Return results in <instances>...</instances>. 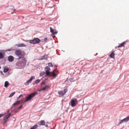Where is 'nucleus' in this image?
Segmentation results:
<instances>
[{
  "label": "nucleus",
  "instance_id": "nucleus-22",
  "mask_svg": "<svg viewBox=\"0 0 129 129\" xmlns=\"http://www.w3.org/2000/svg\"><path fill=\"white\" fill-rule=\"evenodd\" d=\"M40 80L39 79H37L34 82V84H35L37 83L40 82Z\"/></svg>",
  "mask_w": 129,
  "mask_h": 129
},
{
  "label": "nucleus",
  "instance_id": "nucleus-12",
  "mask_svg": "<svg viewBox=\"0 0 129 129\" xmlns=\"http://www.w3.org/2000/svg\"><path fill=\"white\" fill-rule=\"evenodd\" d=\"M38 124L41 125H44L45 124V122L44 120H42L41 121H40L38 123Z\"/></svg>",
  "mask_w": 129,
  "mask_h": 129
},
{
  "label": "nucleus",
  "instance_id": "nucleus-21",
  "mask_svg": "<svg viewBox=\"0 0 129 129\" xmlns=\"http://www.w3.org/2000/svg\"><path fill=\"white\" fill-rule=\"evenodd\" d=\"M38 126L37 124H35L31 128L33 129H36Z\"/></svg>",
  "mask_w": 129,
  "mask_h": 129
},
{
  "label": "nucleus",
  "instance_id": "nucleus-11",
  "mask_svg": "<svg viewBox=\"0 0 129 129\" xmlns=\"http://www.w3.org/2000/svg\"><path fill=\"white\" fill-rule=\"evenodd\" d=\"M8 60L9 62H13L14 60V58L12 56H10L8 57Z\"/></svg>",
  "mask_w": 129,
  "mask_h": 129
},
{
  "label": "nucleus",
  "instance_id": "nucleus-5",
  "mask_svg": "<svg viewBox=\"0 0 129 129\" xmlns=\"http://www.w3.org/2000/svg\"><path fill=\"white\" fill-rule=\"evenodd\" d=\"M71 106L72 107H74L78 103V101L76 99H72L71 101Z\"/></svg>",
  "mask_w": 129,
  "mask_h": 129
},
{
  "label": "nucleus",
  "instance_id": "nucleus-4",
  "mask_svg": "<svg viewBox=\"0 0 129 129\" xmlns=\"http://www.w3.org/2000/svg\"><path fill=\"white\" fill-rule=\"evenodd\" d=\"M40 41V40L38 38H35L33 40H29V43L31 44H34L39 43Z\"/></svg>",
  "mask_w": 129,
  "mask_h": 129
},
{
  "label": "nucleus",
  "instance_id": "nucleus-32",
  "mask_svg": "<svg viewBox=\"0 0 129 129\" xmlns=\"http://www.w3.org/2000/svg\"><path fill=\"white\" fill-rule=\"evenodd\" d=\"M44 82H43L42 83V84H44Z\"/></svg>",
  "mask_w": 129,
  "mask_h": 129
},
{
  "label": "nucleus",
  "instance_id": "nucleus-14",
  "mask_svg": "<svg viewBox=\"0 0 129 129\" xmlns=\"http://www.w3.org/2000/svg\"><path fill=\"white\" fill-rule=\"evenodd\" d=\"M114 51L112 52L111 53L110 55L109 56L111 58H114L115 54L114 53Z\"/></svg>",
  "mask_w": 129,
  "mask_h": 129
},
{
  "label": "nucleus",
  "instance_id": "nucleus-3",
  "mask_svg": "<svg viewBox=\"0 0 129 129\" xmlns=\"http://www.w3.org/2000/svg\"><path fill=\"white\" fill-rule=\"evenodd\" d=\"M15 54L17 56H18L19 58H22L24 55V52L20 50H16L15 51Z\"/></svg>",
  "mask_w": 129,
  "mask_h": 129
},
{
  "label": "nucleus",
  "instance_id": "nucleus-26",
  "mask_svg": "<svg viewBox=\"0 0 129 129\" xmlns=\"http://www.w3.org/2000/svg\"><path fill=\"white\" fill-rule=\"evenodd\" d=\"M22 61L24 63H25L27 61L24 58H23L22 59Z\"/></svg>",
  "mask_w": 129,
  "mask_h": 129
},
{
  "label": "nucleus",
  "instance_id": "nucleus-23",
  "mask_svg": "<svg viewBox=\"0 0 129 129\" xmlns=\"http://www.w3.org/2000/svg\"><path fill=\"white\" fill-rule=\"evenodd\" d=\"M4 57V56L2 53L0 52V59H2Z\"/></svg>",
  "mask_w": 129,
  "mask_h": 129
},
{
  "label": "nucleus",
  "instance_id": "nucleus-13",
  "mask_svg": "<svg viewBox=\"0 0 129 129\" xmlns=\"http://www.w3.org/2000/svg\"><path fill=\"white\" fill-rule=\"evenodd\" d=\"M16 46L18 47H25L26 45L24 44L21 43L16 45Z\"/></svg>",
  "mask_w": 129,
  "mask_h": 129
},
{
  "label": "nucleus",
  "instance_id": "nucleus-34",
  "mask_svg": "<svg viewBox=\"0 0 129 129\" xmlns=\"http://www.w3.org/2000/svg\"><path fill=\"white\" fill-rule=\"evenodd\" d=\"M30 129H33L31 128H30Z\"/></svg>",
  "mask_w": 129,
  "mask_h": 129
},
{
  "label": "nucleus",
  "instance_id": "nucleus-1",
  "mask_svg": "<svg viewBox=\"0 0 129 129\" xmlns=\"http://www.w3.org/2000/svg\"><path fill=\"white\" fill-rule=\"evenodd\" d=\"M45 70L46 71V76L49 77L53 76L54 78H56V75L55 73V72L56 71L55 70H54L53 71L51 72L50 68L48 66L46 67L45 68Z\"/></svg>",
  "mask_w": 129,
  "mask_h": 129
},
{
  "label": "nucleus",
  "instance_id": "nucleus-8",
  "mask_svg": "<svg viewBox=\"0 0 129 129\" xmlns=\"http://www.w3.org/2000/svg\"><path fill=\"white\" fill-rule=\"evenodd\" d=\"M35 78V77L34 76H31L30 79H29L25 83V85H28L29 83H30L31 81H32V80L33 79H34Z\"/></svg>",
  "mask_w": 129,
  "mask_h": 129
},
{
  "label": "nucleus",
  "instance_id": "nucleus-18",
  "mask_svg": "<svg viewBox=\"0 0 129 129\" xmlns=\"http://www.w3.org/2000/svg\"><path fill=\"white\" fill-rule=\"evenodd\" d=\"M48 59V55H45L43 56L41 58V59H45L47 60Z\"/></svg>",
  "mask_w": 129,
  "mask_h": 129
},
{
  "label": "nucleus",
  "instance_id": "nucleus-31",
  "mask_svg": "<svg viewBox=\"0 0 129 129\" xmlns=\"http://www.w3.org/2000/svg\"><path fill=\"white\" fill-rule=\"evenodd\" d=\"M23 95L22 94H21L18 97V99L20 98L21 97H22Z\"/></svg>",
  "mask_w": 129,
  "mask_h": 129
},
{
  "label": "nucleus",
  "instance_id": "nucleus-10",
  "mask_svg": "<svg viewBox=\"0 0 129 129\" xmlns=\"http://www.w3.org/2000/svg\"><path fill=\"white\" fill-rule=\"evenodd\" d=\"M11 115V114L9 113V114L8 116H6L4 117L3 120L4 123H5V122H6L7 121V119Z\"/></svg>",
  "mask_w": 129,
  "mask_h": 129
},
{
  "label": "nucleus",
  "instance_id": "nucleus-24",
  "mask_svg": "<svg viewBox=\"0 0 129 129\" xmlns=\"http://www.w3.org/2000/svg\"><path fill=\"white\" fill-rule=\"evenodd\" d=\"M15 92H13L9 96V97L10 98L12 97L14 95V94H15Z\"/></svg>",
  "mask_w": 129,
  "mask_h": 129
},
{
  "label": "nucleus",
  "instance_id": "nucleus-17",
  "mask_svg": "<svg viewBox=\"0 0 129 129\" xmlns=\"http://www.w3.org/2000/svg\"><path fill=\"white\" fill-rule=\"evenodd\" d=\"M49 86L48 85H47L44 87L42 88L41 89V90H45L46 89H48L49 88Z\"/></svg>",
  "mask_w": 129,
  "mask_h": 129
},
{
  "label": "nucleus",
  "instance_id": "nucleus-16",
  "mask_svg": "<svg viewBox=\"0 0 129 129\" xmlns=\"http://www.w3.org/2000/svg\"><path fill=\"white\" fill-rule=\"evenodd\" d=\"M9 70V68L7 66H6L5 67L4 69V72L5 73L7 72Z\"/></svg>",
  "mask_w": 129,
  "mask_h": 129
},
{
  "label": "nucleus",
  "instance_id": "nucleus-27",
  "mask_svg": "<svg viewBox=\"0 0 129 129\" xmlns=\"http://www.w3.org/2000/svg\"><path fill=\"white\" fill-rule=\"evenodd\" d=\"M48 65L50 67H53V65L51 63H48Z\"/></svg>",
  "mask_w": 129,
  "mask_h": 129
},
{
  "label": "nucleus",
  "instance_id": "nucleus-25",
  "mask_svg": "<svg viewBox=\"0 0 129 129\" xmlns=\"http://www.w3.org/2000/svg\"><path fill=\"white\" fill-rule=\"evenodd\" d=\"M45 73V72H43L40 73V76H43V75H44Z\"/></svg>",
  "mask_w": 129,
  "mask_h": 129
},
{
  "label": "nucleus",
  "instance_id": "nucleus-29",
  "mask_svg": "<svg viewBox=\"0 0 129 129\" xmlns=\"http://www.w3.org/2000/svg\"><path fill=\"white\" fill-rule=\"evenodd\" d=\"M4 115V114H0V118L3 116Z\"/></svg>",
  "mask_w": 129,
  "mask_h": 129
},
{
  "label": "nucleus",
  "instance_id": "nucleus-2",
  "mask_svg": "<svg viewBox=\"0 0 129 129\" xmlns=\"http://www.w3.org/2000/svg\"><path fill=\"white\" fill-rule=\"evenodd\" d=\"M38 94L37 92H35L34 93H32L28 95L27 98H26V100L24 101V103H25L27 101H30L32 98L34 97Z\"/></svg>",
  "mask_w": 129,
  "mask_h": 129
},
{
  "label": "nucleus",
  "instance_id": "nucleus-28",
  "mask_svg": "<svg viewBox=\"0 0 129 129\" xmlns=\"http://www.w3.org/2000/svg\"><path fill=\"white\" fill-rule=\"evenodd\" d=\"M23 106L22 105H21L18 108L17 110L20 109Z\"/></svg>",
  "mask_w": 129,
  "mask_h": 129
},
{
  "label": "nucleus",
  "instance_id": "nucleus-33",
  "mask_svg": "<svg viewBox=\"0 0 129 129\" xmlns=\"http://www.w3.org/2000/svg\"><path fill=\"white\" fill-rule=\"evenodd\" d=\"M10 50H10V49H9V50H8V51H10Z\"/></svg>",
  "mask_w": 129,
  "mask_h": 129
},
{
  "label": "nucleus",
  "instance_id": "nucleus-15",
  "mask_svg": "<svg viewBox=\"0 0 129 129\" xmlns=\"http://www.w3.org/2000/svg\"><path fill=\"white\" fill-rule=\"evenodd\" d=\"M125 42H123L122 43L120 44L118 46V47H121L124 46V45L125 44Z\"/></svg>",
  "mask_w": 129,
  "mask_h": 129
},
{
  "label": "nucleus",
  "instance_id": "nucleus-9",
  "mask_svg": "<svg viewBox=\"0 0 129 129\" xmlns=\"http://www.w3.org/2000/svg\"><path fill=\"white\" fill-rule=\"evenodd\" d=\"M50 32L53 35H56L57 33L56 30L52 28L51 27H50Z\"/></svg>",
  "mask_w": 129,
  "mask_h": 129
},
{
  "label": "nucleus",
  "instance_id": "nucleus-19",
  "mask_svg": "<svg viewBox=\"0 0 129 129\" xmlns=\"http://www.w3.org/2000/svg\"><path fill=\"white\" fill-rule=\"evenodd\" d=\"M9 85V83L7 81H6L5 82L4 86L5 87H7Z\"/></svg>",
  "mask_w": 129,
  "mask_h": 129
},
{
  "label": "nucleus",
  "instance_id": "nucleus-7",
  "mask_svg": "<svg viewBox=\"0 0 129 129\" xmlns=\"http://www.w3.org/2000/svg\"><path fill=\"white\" fill-rule=\"evenodd\" d=\"M129 120V115L127 116L126 118H124L123 119L121 120L120 121L119 123V124H120L122 123L123 122H126Z\"/></svg>",
  "mask_w": 129,
  "mask_h": 129
},
{
  "label": "nucleus",
  "instance_id": "nucleus-20",
  "mask_svg": "<svg viewBox=\"0 0 129 129\" xmlns=\"http://www.w3.org/2000/svg\"><path fill=\"white\" fill-rule=\"evenodd\" d=\"M20 101H16V102L14 103L13 104V105L15 106L17 105L18 104H19L20 102Z\"/></svg>",
  "mask_w": 129,
  "mask_h": 129
},
{
  "label": "nucleus",
  "instance_id": "nucleus-30",
  "mask_svg": "<svg viewBox=\"0 0 129 129\" xmlns=\"http://www.w3.org/2000/svg\"><path fill=\"white\" fill-rule=\"evenodd\" d=\"M47 40V38H45L44 39V41L45 42H46Z\"/></svg>",
  "mask_w": 129,
  "mask_h": 129
},
{
  "label": "nucleus",
  "instance_id": "nucleus-6",
  "mask_svg": "<svg viewBox=\"0 0 129 129\" xmlns=\"http://www.w3.org/2000/svg\"><path fill=\"white\" fill-rule=\"evenodd\" d=\"M68 90L67 89H65L64 90V91H59L58 93L59 94V96L61 97L64 95L67 92Z\"/></svg>",
  "mask_w": 129,
  "mask_h": 129
}]
</instances>
